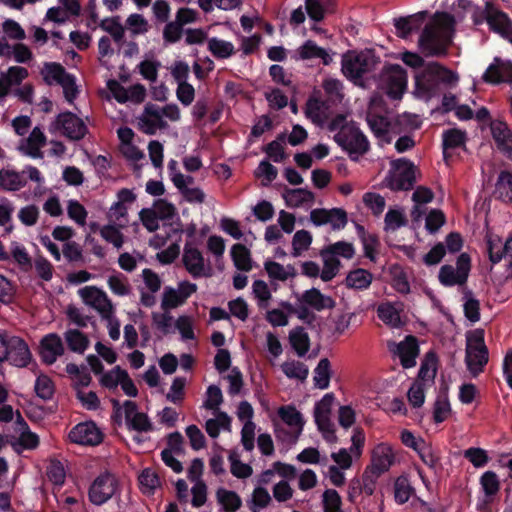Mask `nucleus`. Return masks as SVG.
Segmentation results:
<instances>
[{"mask_svg": "<svg viewBox=\"0 0 512 512\" xmlns=\"http://www.w3.org/2000/svg\"><path fill=\"white\" fill-rule=\"evenodd\" d=\"M342 499L339 493L334 489H327L323 493L324 512H344L341 508Z\"/></svg>", "mask_w": 512, "mask_h": 512, "instance_id": "57", "label": "nucleus"}, {"mask_svg": "<svg viewBox=\"0 0 512 512\" xmlns=\"http://www.w3.org/2000/svg\"><path fill=\"white\" fill-rule=\"evenodd\" d=\"M182 260L186 270L193 278L204 275V258L201 252L197 248L192 247L189 242L185 244Z\"/></svg>", "mask_w": 512, "mask_h": 512, "instance_id": "23", "label": "nucleus"}, {"mask_svg": "<svg viewBox=\"0 0 512 512\" xmlns=\"http://www.w3.org/2000/svg\"><path fill=\"white\" fill-rule=\"evenodd\" d=\"M53 126L56 130L70 140L79 141L88 133V128L84 121L76 114L65 111L57 115Z\"/></svg>", "mask_w": 512, "mask_h": 512, "instance_id": "12", "label": "nucleus"}, {"mask_svg": "<svg viewBox=\"0 0 512 512\" xmlns=\"http://www.w3.org/2000/svg\"><path fill=\"white\" fill-rule=\"evenodd\" d=\"M490 131L496 148L512 162V130L505 121L493 120Z\"/></svg>", "mask_w": 512, "mask_h": 512, "instance_id": "17", "label": "nucleus"}, {"mask_svg": "<svg viewBox=\"0 0 512 512\" xmlns=\"http://www.w3.org/2000/svg\"><path fill=\"white\" fill-rule=\"evenodd\" d=\"M471 270V257L461 253L456 261V268L452 265H443L439 270V282L445 287L466 284Z\"/></svg>", "mask_w": 512, "mask_h": 512, "instance_id": "9", "label": "nucleus"}, {"mask_svg": "<svg viewBox=\"0 0 512 512\" xmlns=\"http://www.w3.org/2000/svg\"><path fill=\"white\" fill-rule=\"evenodd\" d=\"M463 300L465 317L473 323L478 322L480 320V302L467 287L463 289Z\"/></svg>", "mask_w": 512, "mask_h": 512, "instance_id": "36", "label": "nucleus"}, {"mask_svg": "<svg viewBox=\"0 0 512 512\" xmlns=\"http://www.w3.org/2000/svg\"><path fill=\"white\" fill-rule=\"evenodd\" d=\"M334 141L348 153L350 160L357 162L370 150V143L355 122L342 125L334 135Z\"/></svg>", "mask_w": 512, "mask_h": 512, "instance_id": "4", "label": "nucleus"}, {"mask_svg": "<svg viewBox=\"0 0 512 512\" xmlns=\"http://www.w3.org/2000/svg\"><path fill=\"white\" fill-rule=\"evenodd\" d=\"M480 16L482 19H475L476 24L485 20L491 31L512 43V20L507 13L499 10L493 2L487 1L484 9L480 12Z\"/></svg>", "mask_w": 512, "mask_h": 512, "instance_id": "7", "label": "nucleus"}, {"mask_svg": "<svg viewBox=\"0 0 512 512\" xmlns=\"http://www.w3.org/2000/svg\"><path fill=\"white\" fill-rule=\"evenodd\" d=\"M289 341L299 357L305 356L309 351L310 339L302 327H297L290 331Z\"/></svg>", "mask_w": 512, "mask_h": 512, "instance_id": "34", "label": "nucleus"}, {"mask_svg": "<svg viewBox=\"0 0 512 512\" xmlns=\"http://www.w3.org/2000/svg\"><path fill=\"white\" fill-rule=\"evenodd\" d=\"M118 482L110 472L101 473L90 485L88 496L91 503L100 506L110 500L117 490Z\"/></svg>", "mask_w": 512, "mask_h": 512, "instance_id": "11", "label": "nucleus"}, {"mask_svg": "<svg viewBox=\"0 0 512 512\" xmlns=\"http://www.w3.org/2000/svg\"><path fill=\"white\" fill-rule=\"evenodd\" d=\"M503 242L499 237L487 240V252L492 264L499 263L505 257Z\"/></svg>", "mask_w": 512, "mask_h": 512, "instance_id": "62", "label": "nucleus"}, {"mask_svg": "<svg viewBox=\"0 0 512 512\" xmlns=\"http://www.w3.org/2000/svg\"><path fill=\"white\" fill-rule=\"evenodd\" d=\"M380 64V58L372 50L347 51L342 56L341 71L347 79L358 84L365 75L376 79Z\"/></svg>", "mask_w": 512, "mask_h": 512, "instance_id": "2", "label": "nucleus"}, {"mask_svg": "<svg viewBox=\"0 0 512 512\" xmlns=\"http://www.w3.org/2000/svg\"><path fill=\"white\" fill-rule=\"evenodd\" d=\"M458 80L456 72L438 62H430L415 76V86L423 96L432 97L438 93L440 84L455 86Z\"/></svg>", "mask_w": 512, "mask_h": 512, "instance_id": "3", "label": "nucleus"}, {"mask_svg": "<svg viewBox=\"0 0 512 512\" xmlns=\"http://www.w3.org/2000/svg\"><path fill=\"white\" fill-rule=\"evenodd\" d=\"M64 352V344L57 333H49L41 339L39 355L44 364H54L58 357L62 356Z\"/></svg>", "mask_w": 512, "mask_h": 512, "instance_id": "18", "label": "nucleus"}, {"mask_svg": "<svg viewBox=\"0 0 512 512\" xmlns=\"http://www.w3.org/2000/svg\"><path fill=\"white\" fill-rule=\"evenodd\" d=\"M64 338L68 348L78 354H83L90 344L88 337L78 329H68L64 333Z\"/></svg>", "mask_w": 512, "mask_h": 512, "instance_id": "31", "label": "nucleus"}, {"mask_svg": "<svg viewBox=\"0 0 512 512\" xmlns=\"http://www.w3.org/2000/svg\"><path fill=\"white\" fill-rule=\"evenodd\" d=\"M384 182L392 191H409L416 183V166L408 159H397L392 162V170L386 175Z\"/></svg>", "mask_w": 512, "mask_h": 512, "instance_id": "6", "label": "nucleus"}, {"mask_svg": "<svg viewBox=\"0 0 512 512\" xmlns=\"http://www.w3.org/2000/svg\"><path fill=\"white\" fill-rule=\"evenodd\" d=\"M172 182L187 202L201 204L205 201V193L200 188H190L185 185L182 173L174 174Z\"/></svg>", "mask_w": 512, "mask_h": 512, "instance_id": "26", "label": "nucleus"}, {"mask_svg": "<svg viewBox=\"0 0 512 512\" xmlns=\"http://www.w3.org/2000/svg\"><path fill=\"white\" fill-rule=\"evenodd\" d=\"M330 0H305V9L308 17L314 22H320L330 12Z\"/></svg>", "mask_w": 512, "mask_h": 512, "instance_id": "35", "label": "nucleus"}, {"mask_svg": "<svg viewBox=\"0 0 512 512\" xmlns=\"http://www.w3.org/2000/svg\"><path fill=\"white\" fill-rule=\"evenodd\" d=\"M103 437V433L93 421L78 423L69 432L71 442L85 446L99 445Z\"/></svg>", "mask_w": 512, "mask_h": 512, "instance_id": "14", "label": "nucleus"}, {"mask_svg": "<svg viewBox=\"0 0 512 512\" xmlns=\"http://www.w3.org/2000/svg\"><path fill=\"white\" fill-rule=\"evenodd\" d=\"M217 500L223 505L225 512H235L242 505V500L236 492L224 488L218 489Z\"/></svg>", "mask_w": 512, "mask_h": 512, "instance_id": "40", "label": "nucleus"}, {"mask_svg": "<svg viewBox=\"0 0 512 512\" xmlns=\"http://www.w3.org/2000/svg\"><path fill=\"white\" fill-rule=\"evenodd\" d=\"M320 255L324 262V267L320 277L324 282H329L337 275L341 262L337 257L331 256L328 253L323 254V249L321 250Z\"/></svg>", "mask_w": 512, "mask_h": 512, "instance_id": "43", "label": "nucleus"}, {"mask_svg": "<svg viewBox=\"0 0 512 512\" xmlns=\"http://www.w3.org/2000/svg\"><path fill=\"white\" fill-rule=\"evenodd\" d=\"M208 50L217 59H226L235 54L234 45L217 37L208 39Z\"/></svg>", "mask_w": 512, "mask_h": 512, "instance_id": "37", "label": "nucleus"}, {"mask_svg": "<svg viewBox=\"0 0 512 512\" xmlns=\"http://www.w3.org/2000/svg\"><path fill=\"white\" fill-rule=\"evenodd\" d=\"M373 275L366 269L357 268L348 273L345 279L347 288L355 290H366L370 287Z\"/></svg>", "mask_w": 512, "mask_h": 512, "instance_id": "27", "label": "nucleus"}, {"mask_svg": "<svg viewBox=\"0 0 512 512\" xmlns=\"http://www.w3.org/2000/svg\"><path fill=\"white\" fill-rule=\"evenodd\" d=\"M42 74L44 82L51 86L54 83L60 85L70 73L60 63L47 62L44 65Z\"/></svg>", "mask_w": 512, "mask_h": 512, "instance_id": "32", "label": "nucleus"}, {"mask_svg": "<svg viewBox=\"0 0 512 512\" xmlns=\"http://www.w3.org/2000/svg\"><path fill=\"white\" fill-rule=\"evenodd\" d=\"M324 253H328L329 255L334 257H336V255H339L346 259H351L355 254V250L351 243L345 241H338L334 244L324 247L323 254Z\"/></svg>", "mask_w": 512, "mask_h": 512, "instance_id": "55", "label": "nucleus"}, {"mask_svg": "<svg viewBox=\"0 0 512 512\" xmlns=\"http://www.w3.org/2000/svg\"><path fill=\"white\" fill-rule=\"evenodd\" d=\"M397 355L400 358L401 365L408 369L416 365V358L419 354L418 340L413 335H408L397 345Z\"/></svg>", "mask_w": 512, "mask_h": 512, "instance_id": "20", "label": "nucleus"}, {"mask_svg": "<svg viewBox=\"0 0 512 512\" xmlns=\"http://www.w3.org/2000/svg\"><path fill=\"white\" fill-rule=\"evenodd\" d=\"M495 198L505 203L512 202V172L503 170L499 173L494 190Z\"/></svg>", "mask_w": 512, "mask_h": 512, "instance_id": "29", "label": "nucleus"}, {"mask_svg": "<svg viewBox=\"0 0 512 512\" xmlns=\"http://www.w3.org/2000/svg\"><path fill=\"white\" fill-rule=\"evenodd\" d=\"M18 422L24 428L19 436V444L27 450L36 449L39 446V436L31 432L27 422L22 418L21 415L18 416Z\"/></svg>", "mask_w": 512, "mask_h": 512, "instance_id": "47", "label": "nucleus"}, {"mask_svg": "<svg viewBox=\"0 0 512 512\" xmlns=\"http://www.w3.org/2000/svg\"><path fill=\"white\" fill-rule=\"evenodd\" d=\"M126 426L129 430L137 432H150L153 430L152 422L147 414L143 412L135 414L129 421H127Z\"/></svg>", "mask_w": 512, "mask_h": 512, "instance_id": "59", "label": "nucleus"}, {"mask_svg": "<svg viewBox=\"0 0 512 512\" xmlns=\"http://www.w3.org/2000/svg\"><path fill=\"white\" fill-rule=\"evenodd\" d=\"M264 268L271 279L286 281L289 276H294V268L291 265H288V269L291 272H286L283 265L278 262L268 260L264 263Z\"/></svg>", "mask_w": 512, "mask_h": 512, "instance_id": "51", "label": "nucleus"}, {"mask_svg": "<svg viewBox=\"0 0 512 512\" xmlns=\"http://www.w3.org/2000/svg\"><path fill=\"white\" fill-rule=\"evenodd\" d=\"M330 367L329 359L322 358L314 369V385L319 389H326L329 387L331 378Z\"/></svg>", "mask_w": 512, "mask_h": 512, "instance_id": "39", "label": "nucleus"}, {"mask_svg": "<svg viewBox=\"0 0 512 512\" xmlns=\"http://www.w3.org/2000/svg\"><path fill=\"white\" fill-rule=\"evenodd\" d=\"M482 80L487 84L498 85L500 83H512V62L495 57L493 62L487 67L482 76Z\"/></svg>", "mask_w": 512, "mask_h": 512, "instance_id": "16", "label": "nucleus"}, {"mask_svg": "<svg viewBox=\"0 0 512 512\" xmlns=\"http://www.w3.org/2000/svg\"><path fill=\"white\" fill-rule=\"evenodd\" d=\"M331 214L338 216V220L340 219L341 223L334 225V230H341L343 229L347 222L348 217L347 213L342 208H332V209H325V208H316L313 209L310 212V220L315 226H322L325 224H329V221H331Z\"/></svg>", "mask_w": 512, "mask_h": 512, "instance_id": "22", "label": "nucleus"}, {"mask_svg": "<svg viewBox=\"0 0 512 512\" xmlns=\"http://www.w3.org/2000/svg\"><path fill=\"white\" fill-rule=\"evenodd\" d=\"M231 257L238 270L248 272L252 269L250 250L243 244H234L231 248Z\"/></svg>", "mask_w": 512, "mask_h": 512, "instance_id": "33", "label": "nucleus"}, {"mask_svg": "<svg viewBox=\"0 0 512 512\" xmlns=\"http://www.w3.org/2000/svg\"><path fill=\"white\" fill-rule=\"evenodd\" d=\"M36 395L43 400H50L54 395V384L47 375H40L36 378L34 386Z\"/></svg>", "mask_w": 512, "mask_h": 512, "instance_id": "52", "label": "nucleus"}, {"mask_svg": "<svg viewBox=\"0 0 512 512\" xmlns=\"http://www.w3.org/2000/svg\"><path fill=\"white\" fill-rule=\"evenodd\" d=\"M454 17L446 12L436 13L433 21L426 24L418 40V45L426 57L445 56L451 43L454 30Z\"/></svg>", "mask_w": 512, "mask_h": 512, "instance_id": "1", "label": "nucleus"}, {"mask_svg": "<svg viewBox=\"0 0 512 512\" xmlns=\"http://www.w3.org/2000/svg\"><path fill=\"white\" fill-rule=\"evenodd\" d=\"M334 399L333 393H327L320 401L316 402L314 406V419L330 417Z\"/></svg>", "mask_w": 512, "mask_h": 512, "instance_id": "64", "label": "nucleus"}, {"mask_svg": "<svg viewBox=\"0 0 512 512\" xmlns=\"http://www.w3.org/2000/svg\"><path fill=\"white\" fill-rule=\"evenodd\" d=\"M394 461L395 457L392 449L384 444H380L373 450L371 465L367 466V468L381 476L390 469Z\"/></svg>", "mask_w": 512, "mask_h": 512, "instance_id": "21", "label": "nucleus"}, {"mask_svg": "<svg viewBox=\"0 0 512 512\" xmlns=\"http://www.w3.org/2000/svg\"><path fill=\"white\" fill-rule=\"evenodd\" d=\"M85 304L97 310L103 319L112 317L114 308L107 294L96 286H85L78 291Z\"/></svg>", "mask_w": 512, "mask_h": 512, "instance_id": "13", "label": "nucleus"}, {"mask_svg": "<svg viewBox=\"0 0 512 512\" xmlns=\"http://www.w3.org/2000/svg\"><path fill=\"white\" fill-rule=\"evenodd\" d=\"M184 32L185 29L175 20L166 22L163 29V40L166 44H175L182 38Z\"/></svg>", "mask_w": 512, "mask_h": 512, "instance_id": "60", "label": "nucleus"}, {"mask_svg": "<svg viewBox=\"0 0 512 512\" xmlns=\"http://www.w3.org/2000/svg\"><path fill=\"white\" fill-rule=\"evenodd\" d=\"M374 80L393 100L401 99L407 87V73L399 64L385 65Z\"/></svg>", "mask_w": 512, "mask_h": 512, "instance_id": "5", "label": "nucleus"}, {"mask_svg": "<svg viewBox=\"0 0 512 512\" xmlns=\"http://www.w3.org/2000/svg\"><path fill=\"white\" fill-rule=\"evenodd\" d=\"M300 301L316 311L333 309L336 305L333 298L322 294L317 288H311L304 291Z\"/></svg>", "mask_w": 512, "mask_h": 512, "instance_id": "24", "label": "nucleus"}, {"mask_svg": "<svg viewBox=\"0 0 512 512\" xmlns=\"http://www.w3.org/2000/svg\"><path fill=\"white\" fill-rule=\"evenodd\" d=\"M139 483L143 493L153 494L155 489L161 485L158 474L152 469H144L139 476Z\"/></svg>", "mask_w": 512, "mask_h": 512, "instance_id": "48", "label": "nucleus"}, {"mask_svg": "<svg viewBox=\"0 0 512 512\" xmlns=\"http://www.w3.org/2000/svg\"><path fill=\"white\" fill-rule=\"evenodd\" d=\"M126 25L133 35L145 34L149 31L150 25L143 15L133 13L126 19Z\"/></svg>", "mask_w": 512, "mask_h": 512, "instance_id": "58", "label": "nucleus"}, {"mask_svg": "<svg viewBox=\"0 0 512 512\" xmlns=\"http://www.w3.org/2000/svg\"><path fill=\"white\" fill-rule=\"evenodd\" d=\"M4 354L5 361L16 367H26L32 359L28 344L18 336H10Z\"/></svg>", "mask_w": 512, "mask_h": 512, "instance_id": "15", "label": "nucleus"}, {"mask_svg": "<svg viewBox=\"0 0 512 512\" xmlns=\"http://www.w3.org/2000/svg\"><path fill=\"white\" fill-rule=\"evenodd\" d=\"M185 301L183 297L172 287H165L161 302V308L165 311L176 308L183 304Z\"/></svg>", "mask_w": 512, "mask_h": 512, "instance_id": "63", "label": "nucleus"}, {"mask_svg": "<svg viewBox=\"0 0 512 512\" xmlns=\"http://www.w3.org/2000/svg\"><path fill=\"white\" fill-rule=\"evenodd\" d=\"M278 415L286 425L295 431L288 432L284 428L277 427L275 430L276 437L283 441L289 440L291 442H296L299 435L302 433L305 424L302 414L294 406L286 405L281 406L278 409Z\"/></svg>", "mask_w": 512, "mask_h": 512, "instance_id": "10", "label": "nucleus"}, {"mask_svg": "<svg viewBox=\"0 0 512 512\" xmlns=\"http://www.w3.org/2000/svg\"><path fill=\"white\" fill-rule=\"evenodd\" d=\"M326 107L325 101L316 97H310L305 104V115L313 123H319L321 122V111Z\"/></svg>", "mask_w": 512, "mask_h": 512, "instance_id": "53", "label": "nucleus"}, {"mask_svg": "<svg viewBox=\"0 0 512 512\" xmlns=\"http://www.w3.org/2000/svg\"><path fill=\"white\" fill-rule=\"evenodd\" d=\"M378 317L386 324L398 327L400 325V312L393 303H382L377 308Z\"/></svg>", "mask_w": 512, "mask_h": 512, "instance_id": "45", "label": "nucleus"}, {"mask_svg": "<svg viewBox=\"0 0 512 512\" xmlns=\"http://www.w3.org/2000/svg\"><path fill=\"white\" fill-rule=\"evenodd\" d=\"M436 364H437V356L434 352L430 351L425 355V359L421 363L418 379L425 380H433L436 375Z\"/></svg>", "mask_w": 512, "mask_h": 512, "instance_id": "50", "label": "nucleus"}, {"mask_svg": "<svg viewBox=\"0 0 512 512\" xmlns=\"http://www.w3.org/2000/svg\"><path fill=\"white\" fill-rule=\"evenodd\" d=\"M390 275L392 277L391 286L400 294L410 293V283L408 281L407 273L398 264L390 267Z\"/></svg>", "mask_w": 512, "mask_h": 512, "instance_id": "38", "label": "nucleus"}, {"mask_svg": "<svg viewBox=\"0 0 512 512\" xmlns=\"http://www.w3.org/2000/svg\"><path fill=\"white\" fill-rule=\"evenodd\" d=\"M322 87L333 103L342 101L344 94L342 92L343 84L340 80L327 78L323 81Z\"/></svg>", "mask_w": 512, "mask_h": 512, "instance_id": "54", "label": "nucleus"}, {"mask_svg": "<svg viewBox=\"0 0 512 512\" xmlns=\"http://www.w3.org/2000/svg\"><path fill=\"white\" fill-rule=\"evenodd\" d=\"M426 16L427 12L422 11L409 16L394 18L393 24L396 35L402 39H407L413 32L421 28Z\"/></svg>", "mask_w": 512, "mask_h": 512, "instance_id": "19", "label": "nucleus"}, {"mask_svg": "<svg viewBox=\"0 0 512 512\" xmlns=\"http://www.w3.org/2000/svg\"><path fill=\"white\" fill-rule=\"evenodd\" d=\"M120 17H107L100 21L99 27L109 33L116 43H120L124 39V27L120 23Z\"/></svg>", "mask_w": 512, "mask_h": 512, "instance_id": "41", "label": "nucleus"}, {"mask_svg": "<svg viewBox=\"0 0 512 512\" xmlns=\"http://www.w3.org/2000/svg\"><path fill=\"white\" fill-rule=\"evenodd\" d=\"M451 412L449 400L446 395H439L434 404L433 419L435 423H442Z\"/></svg>", "mask_w": 512, "mask_h": 512, "instance_id": "61", "label": "nucleus"}, {"mask_svg": "<svg viewBox=\"0 0 512 512\" xmlns=\"http://www.w3.org/2000/svg\"><path fill=\"white\" fill-rule=\"evenodd\" d=\"M312 243V235L307 230H298L292 241L293 256L298 257L302 251L307 250Z\"/></svg>", "mask_w": 512, "mask_h": 512, "instance_id": "56", "label": "nucleus"}, {"mask_svg": "<svg viewBox=\"0 0 512 512\" xmlns=\"http://www.w3.org/2000/svg\"><path fill=\"white\" fill-rule=\"evenodd\" d=\"M283 198L287 206L296 208L305 203H313L315 195L312 191L305 188H285Z\"/></svg>", "mask_w": 512, "mask_h": 512, "instance_id": "28", "label": "nucleus"}, {"mask_svg": "<svg viewBox=\"0 0 512 512\" xmlns=\"http://www.w3.org/2000/svg\"><path fill=\"white\" fill-rule=\"evenodd\" d=\"M413 491H414V489L410 485V483L406 477L400 476L395 480L394 498L398 504L402 505V504L406 503L409 500Z\"/></svg>", "mask_w": 512, "mask_h": 512, "instance_id": "49", "label": "nucleus"}, {"mask_svg": "<svg viewBox=\"0 0 512 512\" xmlns=\"http://www.w3.org/2000/svg\"><path fill=\"white\" fill-rule=\"evenodd\" d=\"M467 342L465 363L472 376L477 377L488 363V349L481 332H476L473 338L468 337Z\"/></svg>", "mask_w": 512, "mask_h": 512, "instance_id": "8", "label": "nucleus"}, {"mask_svg": "<svg viewBox=\"0 0 512 512\" xmlns=\"http://www.w3.org/2000/svg\"><path fill=\"white\" fill-rule=\"evenodd\" d=\"M24 173L25 171H22V173H20L11 169H1L0 188L5 191H18L21 188L25 187L27 181L23 176Z\"/></svg>", "mask_w": 512, "mask_h": 512, "instance_id": "25", "label": "nucleus"}, {"mask_svg": "<svg viewBox=\"0 0 512 512\" xmlns=\"http://www.w3.org/2000/svg\"><path fill=\"white\" fill-rule=\"evenodd\" d=\"M480 485L487 497H494L500 490V480L494 471H486L480 477Z\"/></svg>", "mask_w": 512, "mask_h": 512, "instance_id": "46", "label": "nucleus"}, {"mask_svg": "<svg viewBox=\"0 0 512 512\" xmlns=\"http://www.w3.org/2000/svg\"><path fill=\"white\" fill-rule=\"evenodd\" d=\"M282 372L290 379L304 381L308 374V367L299 361H287L281 365Z\"/></svg>", "mask_w": 512, "mask_h": 512, "instance_id": "44", "label": "nucleus"}, {"mask_svg": "<svg viewBox=\"0 0 512 512\" xmlns=\"http://www.w3.org/2000/svg\"><path fill=\"white\" fill-rule=\"evenodd\" d=\"M463 457L477 469L485 467L490 461L488 452L480 447H469L465 449L463 451Z\"/></svg>", "mask_w": 512, "mask_h": 512, "instance_id": "42", "label": "nucleus"}, {"mask_svg": "<svg viewBox=\"0 0 512 512\" xmlns=\"http://www.w3.org/2000/svg\"><path fill=\"white\" fill-rule=\"evenodd\" d=\"M443 156L447 159V150L465 146L467 140L466 131L457 128L445 130L442 135Z\"/></svg>", "mask_w": 512, "mask_h": 512, "instance_id": "30", "label": "nucleus"}]
</instances>
